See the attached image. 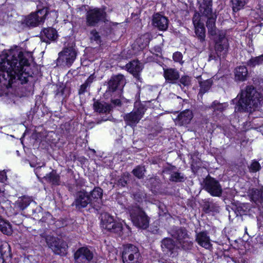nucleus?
<instances>
[{
    "label": "nucleus",
    "instance_id": "obj_19",
    "mask_svg": "<svg viewBox=\"0 0 263 263\" xmlns=\"http://www.w3.org/2000/svg\"><path fill=\"white\" fill-rule=\"evenodd\" d=\"M168 22L167 18L159 13L153 15V25L160 30H165L167 28Z\"/></svg>",
    "mask_w": 263,
    "mask_h": 263
},
{
    "label": "nucleus",
    "instance_id": "obj_58",
    "mask_svg": "<svg viewBox=\"0 0 263 263\" xmlns=\"http://www.w3.org/2000/svg\"><path fill=\"white\" fill-rule=\"evenodd\" d=\"M182 243H184V242H182Z\"/></svg>",
    "mask_w": 263,
    "mask_h": 263
},
{
    "label": "nucleus",
    "instance_id": "obj_42",
    "mask_svg": "<svg viewBox=\"0 0 263 263\" xmlns=\"http://www.w3.org/2000/svg\"><path fill=\"white\" fill-rule=\"evenodd\" d=\"M128 181V176L124 175L118 179L117 184L120 187H125L127 184Z\"/></svg>",
    "mask_w": 263,
    "mask_h": 263
},
{
    "label": "nucleus",
    "instance_id": "obj_1",
    "mask_svg": "<svg viewBox=\"0 0 263 263\" xmlns=\"http://www.w3.org/2000/svg\"><path fill=\"white\" fill-rule=\"evenodd\" d=\"M30 56V53H24L21 48L15 47L10 49L4 58H1L0 83L9 88L16 80L22 84L27 83L30 76L27 69L30 65L28 58Z\"/></svg>",
    "mask_w": 263,
    "mask_h": 263
},
{
    "label": "nucleus",
    "instance_id": "obj_26",
    "mask_svg": "<svg viewBox=\"0 0 263 263\" xmlns=\"http://www.w3.org/2000/svg\"><path fill=\"white\" fill-rule=\"evenodd\" d=\"M212 0H203L199 6V13L208 16L211 14V12H212Z\"/></svg>",
    "mask_w": 263,
    "mask_h": 263
},
{
    "label": "nucleus",
    "instance_id": "obj_12",
    "mask_svg": "<svg viewBox=\"0 0 263 263\" xmlns=\"http://www.w3.org/2000/svg\"><path fill=\"white\" fill-rule=\"evenodd\" d=\"M88 204H91L89 193L84 190L78 192L75 195V198L72 204L76 209L80 210L86 208Z\"/></svg>",
    "mask_w": 263,
    "mask_h": 263
},
{
    "label": "nucleus",
    "instance_id": "obj_55",
    "mask_svg": "<svg viewBox=\"0 0 263 263\" xmlns=\"http://www.w3.org/2000/svg\"><path fill=\"white\" fill-rule=\"evenodd\" d=\"M167 170H165L163 171V173H167Z\"/></svg>",
    "mask_w": 263,
    "mask_h": 263
},
{
    "label": "nucleus",
    "instance_id": "obj_31",
    "mask_svg": "<svg viewBox=\"0 0 263 263\" xmlns=\"http://www.w3.org/2000/svg\"><path fill=\"white\" fill-rule=\"evenodd\" d=\"M60 176L53 170L44 177L45 179L47 181L51 183L53 185L60 184Z\"/></svg>",
    "mask_w": 263,
    "mask_h": 263
},
{
    "label": "nucleus",
    "instance_id": "obj_36",
    "mask_svg": "<svg viewBox=\"0 0 263 263\" xmlns=\"http://www.w3.org/2000/svg\"><path fill=\"white\" fill-rule=\"evenodd\" d=\"M234 12H237L242 9L247 3V0H231Z\"/></svg>",
    "mask_w": 263,
    "mask_h": 263
},
{
    "label": "nucleus",
    "instance_id": "obj_8",
    "mask_svg": "<svg viewBox=\"0 0 263 263\" xmlns=\"http://www.w3.org/2000/svg\"><path fill=\"white\" fill-rule=\"evenodd\" d=\"M106 12L104 10L95 8L89 10L86 15V22L88 26L95 27L105 20Z\"/></svg>",
    "mask_w": 263,
    "mask_h": 263
},
{
    "label": "nucleus",
    "instance_id": "obj_37",
    "mask_svg": "<svg viewBox=\"0 0 263 263\" xmlns=\"http://www.w3.org/2000/svg\"><path fill=\"white\" fill-rule=\"evenodd\" d=\"M193 117V112L190 110H186L182 112V125L184 124L189 123Z\"/></svg>",
    "mask_w": 263,
    "mask_h": 263
},
{
    "label": "nucleus",
    "instance_id": "obj_28",
    "mask_svg": "<svg viewBox=\"0 0 263 263\" xmlns=\"http://www.w3.org/2000/svg\"><path fill=\"white\" fill-rule=\"evenodd\" d=\"M32 201V199L28 197H20L15 202V208L18 210H23L30 204Z\"/></svg>",
    "mask_w": 263,
    "mask_h": 263
},
{
    "label": "nucleus",
    "instance_id": "obj_7",
    "mask_svg": "<svg viewBox=\"0 0 263 263\" xmlns=\"http://www.w3.org/2000/svg\"><path fill=\"white\" fill-rule=\"evenodd\" d=\"M36 12H32L26 17L24 21V23L29 27H35L44 22L47 15L48 14V8L43 7L39 8L38 6Z\"/></svg>",
    "mask_w": 263,
    "mask_h": 263
},
{
    "label": "nucleus",
    "instance_id": "obj_13",
    "mask_svg": "<svg viewBox=\"0 0 263 263\" xmlns=\"http://www.w3.org/2000/svg\"><path fill=\"white\" fill-rule=\"evenodd\" d=\"M93 257L92 251L85 247L78 249L74 254V259L77 263H89Z\"/></svg>",
    "mask_w": 263,
    "mask_h": 263
},
{
    "label": "nucleus",
    "instance_id": "obj_5",
    "mask_svg": "<svg viewBox=\"0 0 263 263\" xmlns=\"http://www.w3.org/2000/svg\"><path fill=\"white\" fill-rule=\"evenodd\" d=\"M129 214L135 226L143 229H145L148 227L149 218L141 208L134 206L129 210Z\"/></svg>",
    "mask_w": 263,
    "mask_h": 263
},
{
    "label": "nucleus",
    "instance_id": "obj_33",
    "mask_svg": "<svg viewBox=\"0 0 263 263\" xmlns=\"http://www.w3.org/2000/svg\"><path fill=\"white\" fill-rule=\"evenodd\" d=\"M198 79L200 86V93H204L210 88L213 81L211 79L201 81L202 78L201 77H198Z\"/></svg>",
    "mask_w": 263,
    "mask_h": 263
},
{
    "label": "nucleus",
    "instance_id": "obj_40",
    "mask_svg": "<svg viewBox=\"0 0 263 263\" xmlns=\"http://www.w3.org/2000/svg\"><path fill=\"white\" fill-rule=\"evenodd\" d=\"M145 169L144 166H137L133 170V174L138 178L141 179L143 177Z\"/></svg>",
    "mask_w": 263,
    "mask_h": 263
},
{
    "label": "nucleus",
    "instance_id": "obj_56",
    "mask_svg": "<svg viewBox=\"0 0 263 263\" xmlns=\"http://www.w3.org/2000/svg\"><path fill=\"white\" fill-rule=\"evenodd\" d=\"M182 248H185V246L182 244Z\"/></svg>",
    "mask_w": 263,
    "mask_h": 263
},
{
    "label": "nucleus",
    "instance_id": "obj_25",
    "mask_svg": "<svg viewBox=\"0 0 263 263\" xmlns=\"http://www.w3.org/2000/svg\"><path fill=\"white\" fill-rule=\"evenodd\" d=\"M249 195L252 200L256 203H263V187L260 190L256 189L250 190Z\"/></svg>",
    "mask_w": 263,
    "mask_h": 263
},
{
    "label": "nucleus",
    "instance_id": "obj_29",
    "mask_svg": "<svg viewBox=\"0 0 263 263\" xmlns=\"http://www.w3.org/2000/svg\"><path fill=\"white\" fill-rule=\"evenodd\" d=\"M248 75V70L244 66L237 67L235 71V78L236 80L244 81L246 80Z\"/></svg>",
    "mask_w": 263,
    "mask_h": 263
},
{
    "label": "nucleus",
    "instance_id": "obj_51",
    "mask_svg": "<svg viewBox=\"0 0 263 263\" xmlns=\"http://www.w3.org/2000/svg\"><path fill=\"white\" fill-rule=\"evenodd\" d=\"M150 181H151V183H153L154 182H155L157 183H159V179H158L157 178H151Z\"/></svg>",
    "mask_w": 263,
    "mask_h": 263
},
{
    "label": "nucleus",
    "instance_id": "obj_54",
    "mask_svg": "<svg viewBox=\"0 0 263 263\" xmlns=\"http://www.w3.org/2000/svg\"><path fill=\"white\" fill-rule=\"evenodd\" d=\"M185 233V232H184V231L182 230V232H181V234H182V236L183 235H184V234Z\"/></svg>",
    "mask_w": 263,
    "mask_h": 263
},
{
    "label": "nucleus",
    "instance_id": "obj_16",
    "mask_svg": "<svg viewBox=\"0 0 263 263\" xmlns=\"http://www.w3.org/2000/svg\"><path fill=\"white\" fill-rule=\"evenodd\" d=\"M125 83V79L123 75L119 74L114 76L108 82V90L114 92L118 89L122 88Z\"/></svg>",
    "mask_w": 263,
    "mask_h": 263
},
{
    "label": "nucleus",
    "instance_id": "obj_52",
    "mask_svg": "<svg viewBox=\"0 0 263 263\" xmlns=\"http://www.w3.org/2000/svg\"><path fill=\"white\" fill-rule=\"evenodd\" d=\"M173 237H174L175 238H176L177 240H178L179 241H180V236L179 235H177V236H176V235L175 234H173L172 235Z\"/></svg>",
    "mask_w": 263,
    "mask_h": 263
},
{
    "label": "nucleus",
    "instance_id": "obj_47",
    "mask_svg": "<svg viewBox=\"0 0 263 263\" xmlns=\"http://www.w3.org/2000/svg\"><path fill=\"white\" fill-rule=\"evenodd\" d=\"M152 52L157 55H159L161 52V48L160 46H156L152 49Z\"/></svg>",
    "mask_w": 263,
    "mask_h": 263
},
{
    "label": "nucleus",
    "instance_id": "obj_10",
    "mask_svg": "<svg viewBox=\"0 0 263 263\" xmlns=\"http://www.w3.org/2000/svg\"><path fill=\"white\" fill-rule=\"evenodd\" d=\"M47 245L52 251L57 254H65L67 245L63 240L52 236H47L46 237Z\"/></svg>",
    "mask_w": 263,
    "mask_h": 263
},
{
    "label": "nucleus",
    "instance_id": "obj_38",
    "mask_svg": "<svg viewBox=\"0 0 263 263\" xmlns=\"http://www.w3.org/2000/svg\"><path fill=\"white\" fill-rule=\"evenodd\" d=\"M248 65L251 67H254L263 64V54L255 57L252 58L248 61Z\"/></svg>",
    "mask_w": 263,
    "mask_h": 263
},
{
    "label": "nucleus",
    "instance_id": "obj_3",
    "mask_svg": "<svg viewBox=\"0 0 263 263\" xmlns=\"http://www.w3.org/2000/svg\"><path fill=\"white\" fill-rule=\"evenodd\" d=\"M101 227L123 237L129 236L130 233V228L128 226L124 228L121 222L116 221L114 217L107 213L101 214Z\"/></svg>",
    "mask_w": 263,
    "mask_h": 263
},
{
    "label": "nucleus",
    "instance_id": "obj_39",
    "mask_svg": "<svg viewBox=\"0 0 263 263\" xmlns=\"http://www.w3.org/2000/svg\"><path fill=\"white\" fill-rule=\"evenodd\" d=\"M227 106L226 103H220L217 101H215L211 105V108L214 111L222 112Z\"/></svg>",
    "mask_w": 263,
    "mask_h": 263
},
{
    "label": "nucleus",
    "instance_id": "obj_6",
    "mask_svg": "<svg viewBox=\"0 0 263 263\" xmlns=\"http://www.w3.org/2000/svg\"><path fill=\"white\" fill-rule=\"evenodd\" d=\"M76 57L77 52L74 47L70 46L64 48L59 53V58L57 60V65L69 67L73 63Z\"/></svg>",
    "mask_w": 263,
    "mask_h": 263
},
{
    "label": "nucleus",
    "instance_id": "obj_50",
    "mask_svg": "<svg viewBox=\"0 0 263 263\" xmlns=\"http://www.w3.org/2000/svg\"><path fill=\"white\" fill-rule=\"evenodd\" d=\"M111 102L115 106H120L121 105V102L119 99L112 100Z\"/></svg>",
    "mask_w": 263,
    "mask_h": 263
},
{
    "label": "nucleus",
    "instance_id": "obj_14",
    "mask_svg": "<svg viewBox=\"0 0 263 263\" xmlns=\"http://www.w3.org/2000/svg\"><path fill=\"white\" fill-rule=\"evenodd\" d=\"M229 47L228 40L225 37V34L220 32L218 34V39L215 43V51L219 57H224L226 54Z\"/></svg>",
    "mask_w": 263,
    "mask_h": 263
},
{
    "label": "nucleus",
    "instance_id": "obj_22",
    "mask_svg": "<svg viewBox=\"0 0 263 263\" xmlns=\"http://www.w3.org/2000/svg\"><path fill=\"white\" fill-rule=\"evenodd\" d=\"M201 17L205 20V17L208 18L206 26L208 29L209 33L211 35H215L217 33V30L215 27V20L216 16L211 12V14L208 16L205 15H202Z\"/></svg>",
    "mask_w": 263,
    "mask_h": 263
},
{
    "label": "nucleus",
    "instance_id": "obj_34",
    "mask_svg": "<svg viewBox=\"0 0 263 263\" xmlns=\"http://www.w3.org/2000/svg\"><path fill=\"white\" fill-rule=\"evenodd\" d=\"M0 256L6 259L11 256V249L8 243L5 242L0 246Z\"/></svg>",
    "mask_w": 263,
    "mask_h": 263
},
{
    "label": "nucleus",
    "instance_id": "obj_41",
    "mask_svg": "<svg viewBox=\"0 0 263 263\" xmlns=\"http://www.w3.org/2000/svg\"><path fill=\"white\" fill-rule=\"evenodd\" d=\"M249 168L251 172H256L260 170L261 166L258 161L254 160L252 161Z\"/></svg>",
    "mask_w": 263,
    "mask_h": 263
},
{
    "label": "nucleus",
    "instance_id": "obj_32",
    "mask_svg": "<svg viewBox=\"0 0 263 263\" xmlns=\"http://www.w3.org/2000/svg\"><path fill=\"white\" fill-rule=\"evenodd\" d=\"M149 42L150 37L148 34H144L136 40V43L140 49L145 48L148 45Z\"/></svg>",
    "mask_w": 263,
    "mask_h": 263
},
{
    "label": "nucleus",
    "instance_id": "obj_15",
    "mask_svg": "<svg viewBox=\"0 0 263 263\" xmlns=\"http://www.w3.org/2000/svg\"><path fill=\"white\" fill-rule=\"evenodd\" d=\"M204 19L201 17L200 13H195L193 18V22L195 29V33L201 40L205 37V28L204 26Z\"/></svg>",
    "mask_w": 263,
    "mask_h": 263
},
{
    "label": "nucleus",
    "instance_id": "obj_53",
    "mask_svg": "<svg viewBox=\"0 0 263 263\" xmlns=\"http://www.w3.org/2000/svg\"><path fill=\"white\" fill-rule=\"evenodd\" d=\"M6 258L2 257L0 256V263H4V260Z\"/></svg>",
    "mask_w": 263,
    "mask_h": 263
},
{
    "label": "nucleus",
    "instance_id": "obj_18",
    "mask_svg": "<svg viewBox=\"0 0 263 263\" xmlns=\"http://www.w3.org/2000/svg\"><path fill=\"white\" fill-rule=\"evenodd\" d=\"M196 241L201 247L205 249L210 250L212 248V243L210 236L206 232H201L196 234Z\"/></svg>",
    "mask_w": 263,
    "mask_h": 263
},
{
    "label": "nucleus",
    "instance_id": "obj_45",
    "mask_svg": "<svg viewBox=\"0 0 263 263\" xmlns=\"http://www.w3.org/2000/svg\"><path fill=\"white\" fill-rule=\"evenodd\" d=\"M172 181H180V174L178 173H173L171 175V179Z\"/></svg>",
    "mask_w": 263,
    "mask_h": 263
},
{
    "label": "nucleus",
    "instance_id": "obj_46",
    "mask_svg": "<svg viewBox=\"0 0 263 263\" xmlns=\"http://www.w3.org/2000/svg\"><path fill=\"white\" fill-rule=\"evenodd\" d=\"M191 79L188 76L182 77V84L185 86H188L190 84Z\"/></svg>",
    "mask_w": 263,
    "mask_h": 263
},
{
    "label": "nucleus",
    "instance_id": "obj_49",
    "mask_svg": "<svg viewBox=\"0 0 263 263\" xmlns=\"http://www.w3.org/2000/svg\"><path fill=\"white\" fill-rule=\"evenodd\" d=\"M7 179V176L6 172L2 171L0 172V181L4 182Z\"/></svg>",
    "mask_w": 263,
    "mask_h": 263
},
{
    "label": "nucleus",
    "instance_id": "obj_30",
    "mask_svg": "<svg viewBox=\"0 0 263 263\" xmlns=\"http://www.w3.org/2000/svg\"><path fill=\"white\" fill-rule=\"evenodd\" d=\"M0 231L5 234L10 235L12 234V229L10 223L0 216Z\"/></svg>",
    "mask_w": 263,
    "mask_h": 263
},
{
    "label": "nucleus",
    "instance_id": "obj_4",
    "mask_svg": "<svg viewBox=\"0 0 263 263\" xmlns=\"http://www.w3.org/2000/svg\"><path fill=\"white\" fill-rule=\"evenodd\" d=\"M122 258L123 263H142V261L138 248L129 243L123 246Z\"/></svg>",
    "mask_w": 263,
    "mask_h": 263
},
{
    "label": "nucleus",
    "instance_id": "obj_43",
    "mask_svg": "<svg viewBox=\"0 0 263 263\" xmlns=\"http://www.w3.org/2000/svg\"><path fill=\"white\" fill-rule=\"evenodd\" d=\"M90 40L97 42L98 43H100L101 37L99 34V33L96 30L93 29L90 32Z\"/></svg>",
    "mask_w": 263,
    "mask_h": 263
},
{
    "label": "nucleus",
    "instance_id": "obj_24",
    "mask_svg": "<svg viewBox=\"0 0 263 263\" xmlns=\"http://www.w3.org/2000/svg\"><path fill=\"white\" fill-rule=\"evenodd\" d=\"M126 68L128 72L137 77L139 73L142 70L141 64L138 61H133L126 64Z\"/></svg>",
    "mask_w": 263,
    "mask_h": 263
},
{
    "label": "nucleus",
    "instance_id": "obj_11",
    "mask_svg": "<svg viewBox=\"0 0 263 263\" xmlns=\"http://www.w3.org/2000/svg\"><path fill=\"white\" fill-rule=\"evenodd\" d=\"M204 189L211 196L219 197L222 192V187L215 179L207 177L204 180Z\"/></svg>",
    "mask_w": 263,
    "mask_h": 263
},
{
    "label": "nucleus",
    "instance_id": "obj_20",
    "mask_svg": "<svg viewBox=\"0 0 263 263\" xmlns=\"http://www.w3.org/2000/svg\"><path fill=\"white\" fill-rule=\"evenodd\" d=\"M164 69V77L166 82L171 83H176L180 77L179 72L175 68H167Z\"/></svg>",
    "mask_w": 263,
    "mask_h": 263
},
{
    "label": "nucleus",
    "instance_id": "obj_2",
    "mask_svg": "<svg viewBox=\"0 0 263 263\" xmlns=\"http://www.w3.org/2000/svg\"><path fill=\"white\" fill-rule=\"evenodd\" d=\"M233 102L237 103L235 110L243 111L255 110L263 103V97L252 86H248Z\"/></svg>",
    "mask_w": 263,
    "mask_h": 263
},
{
    "label": "nucleus",
    "instance_id": "obj_27",
    "mask_svg": "<svg viewBox=\"0 0 263 263\" xmlns=\"http://www.w3.org/2000/svg\"><path fill=\"white\" fill-rule=\"evenodd\" d=\"M161 248L166 253H173L176 249L175 242L171 238H165L161 241Z\"/></svg>",
    "mask_w": 263,
    "mask_h": 263
},
{
    "label": "nucleus",
    "instance_id": "obj_48",
    "mask_svg": "<svg viewBox=\"0 0 263 263\" xmlns=\"http://www.w3.org/2000/svg\"><path fill=\"white\" fill-rule=\"evenodd\" d=\"M29 164H30V166H31L32 167H36V170H36V173H37V170L41 168V167H42L43 166H45V164L44 163H43L42 164V165H41V166H38V163H35V162H34L33 161L30 162Z\"/></svg>",
    "mask_w": 263,
    "mask_h": 263
},
{
    "label": "nucleus",
    "instance_id": "obj_21",
    "mask_svg": "<svg viewBox=\"0 0 263 263\" xmlns=\"http://www.w3.org/2000/svg\"><path fill=\"white\" fill-rule=\"evenodd\" d=\"M94 103L93 107L95 111L99 113H107L109 112L112 109L111 104H109L106 102H100L98 100L93 99Z\"/></svg>",
    "mask_w": 263,
    "mask_h": 263
},
{
    "label": "nucleus",
    "instance_id": "obj_44",
    "mask_svg": "<svg viewBox=\"0 0 263 263\" xmlns=\"http://www.w3.org/2000/svg\"><path fill=\"white\" fill-rule=\"evenodd\" d=\"M173 59L174 62L181 63V53L179 52H176L173 55Z\"/></svg>",
    "mask_w": 263,
    "mask_h": 263
},
{
    "label": "nucleus",
    "instance_id": "obj_23",
    "mask_svg": "<svg viewBox=\"0 0 263 263\" xmlns=\"http://www.w3.org/2000/svg\"><path fill=\"white\" fill-rule=\"evenodd\" d=\"M91 205H95V202H99L103 196V190L99 187H96L89 194Z\"/></svg>",
    "mask_w": 263,
    "mask_h": 263
},
{
    "label": "nucleus",
    "instance_id": "obj_17",
    "mask_svg": "<svg viewBox=\"0 0 263 263\" xmlns=\"http://www.w3.org/2000/svg\"><path fill=\"white\" fill-rule=\"evenodd\" d=\"M58 36L57 30L53 28H44L41 32V41L47 43H50V41H55Z\"/></svg>",
    "mask_w": 263,
    "mask_h": 263
},
{
    "label": "nucleus",
    "instance_id": "obj_35",
    "mask_svg": "<svg viewBox=\"0 0 263 263\" xmlns=\"http://www.w3.org/2000/svg\"><path fill=\"white\" fill-rule=\"evenodd\" d=\"M95 77L93 74L90 75L87 79L85 81L84 84L81 85L79 90V94L80 95L84 94L87 91V88L89 87L91 84L92 83Z\"/></svg>",
    "mask_w": 263,
    "mask_h": 263
},
{
    "label": "nucleus",
    "instance_id": "obj_9",
    "mask_svg": "<svg viewBox=\"0 0 263 263\" xmlns=\"http://www.w3.org/2000/svg\"><path fill=\"white\" fill-rule=\"evenodd\" d=\"M145 111V108L142 105H140L130 112L125 114L123 119L126 124L131 127H135L143 118Z\"/></svg>",
    "mask_w": 263,
    "mask_h": 263
},
{
    "label": "nucleus",
    "instance_id": "obj_57",
    "mask_svg": "<svg viewBox=\"0 0 263 263\" xmlns=\"http://www.w3.org/2000/svg\"><path fill=\"white\" fill-rule=\"evenodd\" d=\"M180 115H181V113H180V114H179L178 115V118H179V117H180Z\"/></svg>",
    "mask_w": 263,
    "mask_h": 263
}]
</instances>
